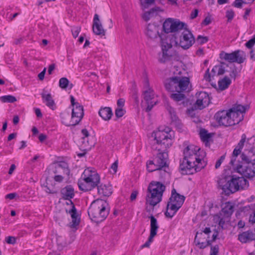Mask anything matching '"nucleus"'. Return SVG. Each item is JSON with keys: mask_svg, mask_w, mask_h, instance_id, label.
Here are the masks:
<instances>
[{"mask_svg": "<svg viewBox=\"0 0 255 255\" xmlns=\"http://www.w3.org/2000/svg\"><path fill=\"white\" fill-rule=\"evenodd\" d=\"M171 130L169 128L159 129L153 133L154 135V143L152 145L153 149L157 150L159 153L155 157V162L163 169L168 168L167 160L168 154L166 151L167 148L172 145V136L171 134Z\"/></svg>", "mask_w": 255, "mask_h": 255, "instance_id": "1", "label": "nucleus"}, {"mask_svg": "<svg viewBox=\"0 0 255 255\" xmlns=\"http://www.w3.org/2000/svg\"><path fill=\"white\" fill-rule=\"evenodd\" d=\"M183 155V159L180 164L183 174H193L200 171L207 164L200 155V148L194 145L187 146L184 149Z\"/></svg>", "mask_w": 255, "mask_h": 255, "instance_id": "2", "label": "nucleus"}, {"mask_svg": "<svg viewBox=\"0 0 255 255\" xmlns=\"http://www.w3.org/2000/svg\"><path fill=\"white\" fill-rule=\"evenodd\" d=\"M247 106L235 104L228 110L218 111L214 116L216 121L220 126L230 127L238 124L244 119V114Z\"/></svg>", "mask_w": 255, "mask_h": 255, "instance_id": "3", "label": "nucleus"}, {"mask_svg": "<svg viewBox=\"0 0 255 255\" xmlns=\"http://www.w3.org/2000/svg\"><path fill=\"white\" fill-rule=\"evenodd\" d=\"M88 213L92 221L100 223L106 219L109 213V204L104 200L98 199L91 204Z\"/></svg>", "mask_w": 255, "mask_h": 255, "instance_id": "4", "label": "nucleus"}, {"mask_svg": "<svg viewBox=\"0 0 255 255\" xmlns=\"http://www.w3.org/2000/svg\"><path fill=\"white\" fill-rule=\"evenodd\" d=\"M100 183V177L97 171L92 168L86 169L78 180V185L80 190L88 191L98 186Z\"/></svg>", "mask_w": 255, "mask_h": 255, "instance_id": "5", "label": "nucleus"}, {"mask_svg": "<svg viewBox=\"0 0 255 255\" xmlns=\"http://www.w3.org/2000/svg\"><path fill=\"white\" fill-rule=\"evenodd\" d=\"M220 186L226 195H230L247 187L248 181L243 177H237L233 175L230 180L222 179L219 182Z\"/></svg>", "mask_w": 255, "mask_h": 255, "instance_id": "6", "label": "nucleus"}, {"mask_svg": "<svg viewBox=\"0 0 255 255\" xmlns=\"http://www.w3.org/2000/svg\"><path fill=\"white\" fill-rule=\"evenodd\" d=\"M185 199V197L183 195L178 194L175 189H173L167 205L165 216L169 218H172L182 206Z\"/></svg>", "mask_w": 255, "mask_h": 255, "instance_id": "7", "label": "nucleus"}, {"mask_svg": "<svg viewBox=\"0 0 255 255\" xmlns=\"http://www.w3.org/2000/svg\"><path fill=\"white\" fill-rule=\"evenodd\" d=\"M62 198L64 200H68L72 206V208L69 210V213L72 219L71 227H74L79 224L80 220L78 218L77 211L74 204L71 201L75 196L74 189L71 185H67L61 190Z\"/></svg>", "mask_w": 255, "mask_h": 255, "instance_id": "8", "label": "nucleus"}, {"mask_svg": "<svg viewBox=\"0 0 255 255\" xmlns=\"http://www.w3.org/2000/svg\"><path fill=\"white\" fill-rule=\"evenodd\" d=\"M246 56L245 52L240 50L230 53L222 51L220 54V58L222 60L230 63L236 62L239 64L243 63L245 61Z\"/></svg>", "mask_w": 255, "mask_h": 255, "instance_id": "9", "label": "nucleus"}, {"mask_svg": "<svg viewBox=\"0 0 255 255\" xmlns=\"http://www.w3.org/2000/svg\"><path fill=\"white\" fill-rule=\"evenodd\" d=\"M185 26H186V24L184 22L168 18L163 23V29L166 33L175 32L183 29Z\"/></svg>", "mask_w": 255, "mask_h": 255, "instance_id": "10", "label": "nucleus"}, {"mask_svg": "<svg viewBox=\"0 0 255 255\" xmlns=\"http://www.w3.org/2000/svg\"><path fill=\"white\" fill-rule=\"evenodd\" d=\"M145 86H146V90L143 91V98L147 105L145 111L149 112L152 110L154 106L156 105L158 101L155 98L154 91L149 87V83L147 81L146 82Z\"/></svg>", "mask_w": 255, "mask_h": 255, "instance_id": "11", "label": "nucleus"}, {"mask_svg": "<svg viewBox=\"0 0 255 255\" xmlns=\"http://www.w3.org/2000/svg\"><path fill=\"white\" fill-rule=\"evenodd\" d=\"M184 31L180 37L179 45L184 49L190 47L195 42V38L192 33L187 29V25L183 29Z\"/></svg>", "mask_w": 255, "mask_h": 255, "instance_id": "12", "label": "nucleus"}, {"mask_svg": "<svg viewBox=\"0 0 255 255\" xmlns=\"http://www.w3.org/2000/svg\"><path fill=\"white\" fill-rule=\"evenodd\" d=\"M172 45L162 41V53L159 54L158 61L161 63L167 62L172 58L174 56V52L171 50Z\"/></svg>", "mask_w": 255, "mask_h": 255, "instance_id": "13", "label": "nucleus"}, {"mask_svg": "<svg viewBox=\"0 0 255 255\" xmlns=\"http://www.w3.org/2000/svg\"><path fill=\"white\" fill-rule=\"evenodd\" d=\"M83 107L80 104H77L72 109L71 124L69 126H76L79 123L84 116Z\"/></svg>", "mask_w": 255, "mask_h": 255, "instance_id": "14", "label": "nucleus"}, {"mask_svg": "<svg viewBox=\"0 0 255 255\" xmlns=\"http://www.w3.org/2000/svg\"><path fill=\"white\" fill-rule=\"evenodd\" d=\"M197 99L195 103V107L202 110L207 107L210 103L209 95L205 92H200L197 94Z\"/></svg>", "mask_w": 255, "mask_h": 255, "instance_id": "15", "label": "nucleus"}, {"mask_svg": "<svg viewBox=\"0 0 255 255\" xmlns=\"http://www.w3.org/2000/svg\"><path fill=\"white\" fill-rule=\"evenodd\" d=\"M162 196V194L157 193V192L147 190L146 203L154 207L161 201Z\"/></svg>", "mask_w": 255, "mask_h": 255, "instance_id": "16", "label": "nucleus"}, {"mask_svg": "<svg viewBox=\"0 0 255 255\" xmlns=\"http://www.w3.org/2000/svg\"><path fill=\"white\" fill-rule=\"evenodd\" d=\"M178 92H184L190 91L192 86L190 79L187 77L177 76Z\"/></svg>", "mask_w": 255, "mask_h": 255, "instance_id": "17", "label": "nucleus"}, {"mask_svg": "<svg viewBox=\"0 0 255 255\" xmlns=\"http://www.w3.org/2000/svg\"><path fill=\"white\" fill-rule=\"evenodd\" d=\"M160 27L159 25L154 23H149L148 24L145 32L146 35L150 39H155L158 37H161L159 30Z\"/></svg>", "mask_w": 255, "mask_h": 255, "instance_id": "18", "label": "nucleus"}, {"mask_svg": "<svg viewBox=\"0 0 255 255\" xmlns=\"http://www.w3.org/2000/svg\"><path fill=\"white\" fill-rule=\"evenodd\" d=\"M165 89L171 92H178L177 76H172L164 82Z\"/></svg>", "mask_w": 255, "mask_h": 255, "instance_id": "19", "label": "nucleus"}, {"mask_svg": "<svg viewBox=\"0 0 255 255\" xmlns=\"http://www.w3.org/2000/svg\"><path fill=\"white\" fill-rule=\"evenodd\" d=\"M93 31L96 35L102 36L105 35V30L103 27L98 14L94 15L93 23Z\"/></svg>", "mask_w": 255, "mask_h": 255, "instance_id": "20", "label": "nucleus"}, {"mask_svg": "<svg viewBox=\"0 0 255 255\" xmlns=\"http://www.w3.org/2000/svg\"><path fill=\"white\" fill-rule=\"evenodd\" d=\"M165 186L163 183L159 181H152L149 183L147 189L148 190L157 192V193L163 194L165 190Z\"/></svg>", "mask_w": 255, "mask_h": 255, "instance_id": "21", "label": "nucleus"}, {"mask_svg": "<svg viewBox=\"0 0 255 255\" xmlns=\"http://www.w3.org/2000/svg\"><path fill=\"white\" fill-rule=\"evenodd\" d=\"M146 167L147 170L150 172L158 170L160 174L163 175L164 176L168 174L165 169H163L160 166H158L154 160L148 161L146 163Z\"/></svg>", "mask_w": 255, "mask_h": 255, "instance_id": "22", "label": "nucleus"}, {"mask_svg": "<svg viewBox=\"0 0 255 255\" xmlns=\"http://www.w3.org/2000/svg\"><path fill=\"white\" fill-rule=\"evenodd\" d=\"M238 240L242 243L255 240V235L251 231L244 232L238 235Z\"/></svg>", "mask_w": 255, "mask_h": 255, "instance_id": "23", "label": "nucleus"}, {"mask_svg": "<svg viewBox=\"0 0 255 255\" xmlns=\"http://www.w3.org/2000/svg\"><path fill=\"white\" fill-rule=\"evenodd\" d=\"M98 193L101 196H109L112 193V186L108 184H101L100 185H98Z\"/></svg>", "mask_w": 255, "mask_h": 255, "instance_id": "24", "label": "nucleus"}, {"mask_svg": "<svg viewBox=\"0 0 255 255\" xmlns=\"http://www.w3.org/2000/svg\"><path fill=\"white\" fill-rule=\"evenodd\" d=\"M61 170L64 174L69 176L70 173V170L68 167V164L64 161L59 162L58 164L55 166V169L53 171L54 174H56L61 173Z\"/></svg>", "mask_w": 255, "mask_h": 255, "instance_id": "25", "label": "nucleus"}, {"mask_svg": "<svg viewBox=\"0 0 255 255\" xmlns=\"http://www.w3.org/2000/svg\"><path fill=\"white\" fill-rule=\"evenodd\" d=\"M41 95L42 100L43 102L45 103L46 105L49 108L53 109L55 103L51 94L50 93H47L45 91H43Z\"/></svg>", "mask_w": 255, "mask_h": 255, "instance_id": "26", "label": "nucleus"}, {"mask_svg": "<svg viewBox=\"0 0 255 255\" xmlns=\"http://www.w3.org/2000/svg\"><path fill=\"white\" fill-rule=\"evenodd\" d=\"M234 204L231 202H226L222 208V211L225 217H230L234 211Z\"/></svg>", "mask_w": 255, "mask_h": 255, "instance_id": "27", "label": "nucleus"}, {"mask_svg": "<svg viewBox=\"0 0 255 255\" xmlns=\"http://www.w3.org/2000/svg\"><path fill=\"white\" fill-rule=\"evenodd\" d=\"M100 116L104 120L108 121L111 119L113 113L112 109L109 107L101 108L99 111Z\"/></svg>", "mask_w": 255, "mask_h": 255, "instance_id": "28", "label": "nucleus"}, {"mask_svg": "<svg viewBox=\"0 0 255 255\" xmlns=\"http://www.w3.org/2000/svg\"><path fill=\"white\" fill-rule=\"evenodd\" d=\"M149 218L150 219V235L151 237H155L157 234L159 226L156 219L153 215H151Z\"/></svg>", "mask_w": 255, "mask_h": 255, "instance_id": "29", "label": "nucleus"}, {"mask_svg": "<svg viewBox=\"0 0 255 255\" xmlns=\"http://www.w3.org/2000/svg\"><path fill=\"white\" fill-rule=\"evenodd\" d=\"M201 236H202V232H197L194 239V242L196 243V245L198 246L200 249H204L207 246H210L211 241L210 240H207L206 242H200L199 241L198 238Z\"/></svg>", "mask_w": 255, "mask_h": 255, "instance_id": "30", "label": "nucleus"}, {"mask_svg": "<svg viewBox=\"0 0 255 255\" xmlns=\"http://www.w3.org/2000/svg\"><path fill=\"white\" fill-rule=\"evenodd\" d=\"M231 83V81L229 78L227 77H224L223 79L219 81L218 82L219 89L221 90H225L229 87Z\"/></svg>", "mask_w": 255, "mask_h": 255, "instance_id": "31", "label": "nucleus"}, {"mask_svg": "<svg viewBox=\"0 0 255 255\" xmlns=\"http://www.w3.org/2000/svg\"><path fill=\"white\" fill-rule=\"evenodd\" d=\"M212 72L213 73V76L216 75V72H217V75L219 76L223 75L225 72V70L224 67L222 65H216L212 69Z\"/></svg>", "mask_w": 255, "mask_h": 255, "instance_id": "32", "label": "nucleus"}, {"mask_svg": "<svg viewBox=\"0 0 255 255\" xmlns=\"http://www.w3.org/2000/svg\"><path fill=\"white\" fill-rule=\"evenodd\" d=\"M200 135L202 140L204 142H208L211 137V134L204 128L200 130Z\"/></svg>", "mask_w": 255, "mask_h": 255, "instance_id": "33", "label": "nucleus"}, {"mask_svg": "<svg viewBox=\"0 0 255 255\" xmlns=\"http://www.w3.org/2000/svg\"><path fill=\"white\" fill-rule=\"evenodd\" d=\"M182 92H177L176 93L172 94L170 96L171 99L176 102H180L185 99L186 97Z\"/></svg>", "mask_w": 255, "mask_h": 255, "instance_id": "34", "label": "nucleus"}, {"mask_svg": "<svg viewBox=\"0 0 255 255\" xmlns=\"http://www.w3.org/2000/svg\"><path fill=\"white\" fill-rule=\"evenodd\" d=\"M0 100L2 103H12L16 101V98L12 95L3 96L0 97Z\"/></svg>", "mask_w": 255, "mask_h": 255, "instance_id": "35", "label": "nucleus"}, {"mask_svg": "<svg viewBox=\"0 0 255 255\" xmlns=\"http://www.w3.org/2000/svg\"><path fill=\"white\" fill-rule=\"evenodd\" d=\"M249 140H250L249 138H248L247 140L246 135L245 134H243L241 136V139L240 140V141L239 142V143L236 147L240 149H242L245 143H246V144H248Z\"/></svg>", "mask_w": 255, "mask_h": 255, "instance_id": "36", "label": "nucleus"}, {"mask_svg": "<svg viewBox=\"0 0 255 255\" xmlns=\"http://www.w3.org/2000/svg\"><path fill=\"white\" fill-rule=\"evenodd\" d=\"M69 81L67 78L63 77L60 79L59 86L61 89H65L68 87Z\"/></svg>", "mask_w": 255, "mask_h": 255, "instance_id": "37", "label": "nucleus"}, {"mask_svg": "<svg viewBox=\"0 0 255 255\" xmlns=\"http://www.w3.org/2000/svg\"><path fill=\"white\" fill-rule=\"evenodd\" d=\"M154 12L155 10L154 9L152 8L149 11L144 12L143 14L142 17L145 21H148L152 17H153Z\"/></svg>", "mask_w": 255, "mask_h": 255, "instance_id": "38", "label": "nucleus"}, {"mask_svg": "<svg viewBox=\"0 0 255 255\" xmlns=\"http://www.w3.org/2000/svg\"><path fill=\"white\" fill-rule=\"evenodd\" d=\"M167 109L171 116V118L172 121H176L178 118L176 115L174 109L169 106H168Z\"/></svg>", "mask_w": 255, "mask_h": 255, "instance_id": "39", "label": "nucleus"}, {"mask_svg": "<svg viewBox=\"0 0 255 255\" xmlns=\"http://www.w3.org/2000/svg\"><path fill=\"white\" fill-rule=\"evenodd\" d=\"M255 44V35H254L252 39L249 40L246 43V46L249 49L253 48V46Z\"/></svg>", "mask_w": 255, "mask_h": 255, "instance_id": "40", "label": "nucleus"}, {"mask_svg": "<svg viewBox=\"0 0 255 255\" xmlns=\"http://www.w3.org/2000/svg\"><path fill=\"white\" fill-rule=\"evenodd\" d=\"M81 31V27L79 26H74L72 28L71 31L73 36L76 38L79 35Z\"/></svg>", "mask_w": 255, "mask_h": 255, "instance_id": "41", "label": "nucleus"}, {"mask_svg": "<svg viewBox=\"0 0 255 255\" xmlns=\"http://www.w3.org/2000/svg\"><path fill=\"white\" fill-rule=\"evenodd\" d=\"M208 41V38L207 36H202L199 35L197 38V42L199 44H203Z\"/></svg>", "mask_w": 255, "mask_h": 255, "instance_id": "42", "label": "nucleus"}, {"mask_svg": "<svg viewBox=\"0 0 255 255\" xmlns=\"http://www.w3.org/2000/svg\"><path fill=\"white\" fill-rule=\"evenodd\" d=\"M16 241V238L13 236H8L5 238V242L8 244L14 245L15 244Z\"/></svg>", "mask_w": 255, "mask_h": 255, "instance_id": "43", "label": "nucleus"}, {"mask_svg": "<svg viewBox=\"0 0 255 255\" xmlns=\"http://www.w3.org/2000/svg\"><path fill=\"white\" fill-rule=\"evenodd\" d=\"M126 111L122 108H118L115 111V115L117 118L123 117Z\"/></svg>", "mask_w": 255, "mask_h": 255, "instance_id": "44", "label": "nucleus"}, {"mask_svg": "<svg viewBox=\"0 0 255 255\" xmlns=\"http://www.w3.org/2000/svg\"><path fill=\"white\" fill-rule=\"evenodd\" d=\"M141 4L143 8H147V5L152 4L154 0H140Z\"/></svg>", "mask_w": 255, "mask_h": 255, "instance_id": "45", "label": "nucleus"}, {"mask_svg": "<svg viewBox=\"0 0 255 255\" xmlns=\"http://www.w3.org/2000/svg\"><path fill=\"white\" fill-rule=\"evenodd\" d=\"M219 249L218 245H215L213 247L212 246L211 247L210 255H218Z\"/></svg>", "mask_w": 255, "mask_h": 255, "instance_id": "46", "label": "nucleus"}, {"mask_svg": "<svg viewBox=\"0 0 255 255\" xmlns=\"http://www.w3.org/2000/svg\"><path fill=\"white\" fill-rule=\"evenodd\" d=\"M215 220H217V222H218L219 225L222 228L225 224V221L223 218H221L218 215H216L214 217Z\"/></svg>", "mask_w": 255, "mask_h": 255, "instance_id": "47", "label": "nucleus"}, {"mask_svg": "<svg viewBox=\"0 0 255 255\" xmlns=\"http://www.w3.org/2000/svg\"><path fill=\"white\" fill-rule=\"evenodd\" d=\"M225 158V155H222L220 158L217 161L216 164H215V168L216 169L220 167L221 166L222 163L223 162Z\"/></svg>", "mask_w": 255, "mask_h": 255, "instance_id": "48", "label": "nucleus"}, {"mask_svg": "<svg viewBox=\"0 0 255 255\" xmlns=\"http://www.w3.org/2000/svg\"><path fill=\"white\" fill-rule=\"evenodd\" d=\"M234 16V12L233 10L230 9L226 11V17L228 20H231Z\"/></svg>", "mask_w": 255, "mask_h": 255, "instance_id": "49", "label": "nucleus"}, {"mask_svg": "<svg viewBox=\"0 0 255 255\" xmlns=\"http://www.w3.org/2000/svg\"><path fill=\"white\" fill-rule=\"evenodd\" d=\"M243 3H245L243 0H235L233 3V5L237 8H241Z\"/></svg>", "mask_w": 255, "mask_h": 255, "instance_id": "50", "label": "nucleus"}, {"mask_svg": "<svg viewBox=\"0 0 255 255\" xmlns=\"http://www.w3.org/2000/svg\"><path fill=\"white\" fill-rule=\"evenodd\" d=\"M154 237H151V236L149 235V237L148 239V241L145 242L142 246V248H148L149 247L151 243L153 242V239Z\"/></svg>", "mask_w": 255, "mask_h": 255, "instance_id": "51", "label": "nucleus"}, {"mask_svg": "<svg viewBox=\"0 0 255 255\" xmlns=\"http://www.w3.org/2000/svg\"><path fill=\"white\" fill-rule=\"evenodd\" d=\"M132 97V98L134 100L135 102L138 104L139 103V99H138V95H137V92L136 89H134L133 91Z\"/></svg>", "mask_w": 255, "mask_h": 255, "instance_id": "52", "label": "nucleus"}, {"mask_svg": "<svg viewBox=\"0 0 255 255\" xmlns=\"http://www.w3.org/2000/svg\"><path fill=\"white\" fill-rule=\"evenodd\" d=\"M211 22V17L210 16H208L203 21L202 24L204 25H208Z\"/></svg>", "mask_w": 255, "mask_h": 255, "instance_id": "53", "label": "nucleus"}, {"mask_svg": "<svg viewBox=\"0 0 255 255\" xmlns=\"http://www.w3.org/2000/svg\"><path fill=\"white\" fill-rule=\"evenodd\" d=\"M81 132L83 135L82 138L83 140H85V138L88 137L89 135V132L87 129L84 128L82 130ZM83 142H84V141H83Z\"/></svg>", "mask_w": 255, "mask_h": 255, "instance_id": "54", "label": "nucleus"}, {"mask_svg": "<svg viewBox=\"0 0 255 255\" xmlns=\"http://www.w3.org/2000/svg\"><path fill=\"white\" fill-rule=\"evenodd\" d=\"M118 160L116 161L114 163H113L111 165V169L113 170L114 173H116L118 169Z\"/></svg>", "mask_w": 255, "mask_h": 255, "instance_id": "55", "label": "nucleus"}, {"mask_svg": "<svg viewBox=\"0 0 255 255\" xmlns=\"http://www.w3.org/2000/svg\"><path fill=\"white\" fill-rule=\"evenodd\" d=\"M64 179V177L61 175H55L54 177V180L57 182H61Z\"/></svg>", "mask_w": 255, "mask_h": 255, "instance_id": "56", "label": "nucleus"}, {"mask_svg": "<svg viewBox=\"0 0 255 255\" xmlns=\"http://www.w3.org/2000/svg\"><path fill=\"white\" fill-rule=\"evenodd\" d=\"M125 102V100L124 99H123V98L119 99L117 102V105H118L119 108H123V107L124 106Z\"/></svg>", "mask_w": 255, "mask_h": 255, "instance_id": "57", "label": "nucleus"}, {"mask_svg": "<svg viewBox=\"0 0 255 255\" xmlns=\"http://www.w3.org/2000/svg\"><path fill=\"white\" fill-rule=\"evenodd\" d=\"M241 150H242L241 149H240V148L236 147L234 149L232 155L237 157L238 155L240 154Z\"/></svg>", "mask_w": 255, "mask_h": 255, "instance_id": "58", "label": "nucleus"}, {"mask_svg": "<svg viewBox=\"0 0 255 255\" xmlns=\"http://www.w3.org/2000/svg\"><path fill=\"white\" fill-rule=\"evenodd\" d=\"M17 194L16 193H11L7 194L5 196L6 199H9L10 200L13 199L15 197L17 196Z\"/></svg>", "mask_w": 255, "mask_h": 255, "instance_id": "59", "label": "nucleus"}, {"mask_svg": "<svg viewBox=\"0 0 255 255\" xmlns=\"http://www.w3.org/2000/svg\"><path fill=\"white\" fill-rule=\"evenodd\" d=\"M46 71V68H44L42 72H41L38 75V78L40 80H43L44 78V75Z\"/></svg>", "mask_w": 255, "mask_h": 255, "instance_id": "60", "label": "nucleus"}, {"mask_svg": "<svg viewBox=\"0 0 255 255\" xmlns=\"http://www.w3.org/2000/svg\"><path fill=\"white\" fill-rule=\"evenodd\" d=\"M198 10L197 9H195L193 11H192L190 14V18L191 19H194L196 18L198 14Z\"/></svg>", "mask_w": 255, "mask_h": 255, "instance_id": "61", "label": "nucleus"}, {"mask_svg": "<svg viewBox=\"0 0 255 255\" xmlns=\"http://www.w3.org/2000/svg\"><path fill=\"white\" fill-rule=\"evenodd\" d=\"M204 78L207 81L210 82V81H211V74L209 73V69H207V70L206 71V73L205 74Z\"/></svg>", "mask_w": 255, "mask_h": 255, "instance_id": "62", "label": "nucleus"}, {"mask_svg": "<svg viewBox=\"0 0 255 255\" xmlns=\"http://www.w3.org/2000/svg\"><path fill=\"white\" fill-rule=\"evenodd\" d=\"M70 101L71 103V106L73 107L76 106L77 104H80L77 102H75V99L73 96H70Z\"/></svg>", "mask_w": 255, "mask_h": 255, "instance_id": "63", "label": "nucleus"}, {"mask_svg": "<svg viewBox=\"0 0 255 255\" xmlns=\"http://www.w3.org/2000/svg\"><path fill=\"white\" fill-rule=\"evenodd\" d=\"M38 138L40 142H43L47 138V135L41 133L39 134Z\"/></svg>", "mask_w": 255, "mask_h": 255, "instance_id": "64", "label": "nucleus"}]
</instances>
